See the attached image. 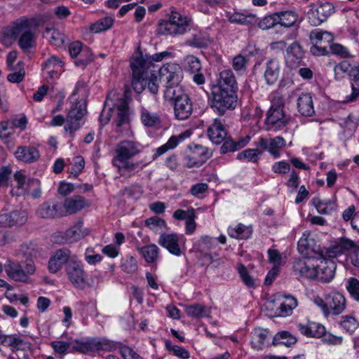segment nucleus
Listing matches in <instances>:
<instances>
[{"mask_svg": "<svg viewBox=\"0 0 359 359\" xmlns=\"http://www.w3.org/2000/svg\"><path fill=\"white\" fill-rule=\"evenodd\" d=\"M171 55L170 52L165 50L152 55H146L145 57L142 53L133 57L130 67L133 72L132 86L134 90L140 93L147 88L151 93L156 94L158 91V76L151 69V67H154L153 62H161Z\"/></svg>", "mask_w": 359, "mask_h": 359, "instance_id": "1", "label": "nucleus"}, {"mask_svg": "<svg viewBox=\"0 0 359 359\" xmlns=\"http://www.w3.org/2000/svg\"><path fill=\"white\" fill-rule=\"evenodd\" d=\"M142 149V145L134 141L123 140L117 144L112 164L121 175H126L127 172L134 171L137 168L138 164L130 161V159L140 154Z\"/></svg>", "mask_w": 359, "mask_h": 359, "instance_id": "2", "label": "nucleus"}, {"mask_svg": "<svg viewBox=\"0 0 359 359\" xmlns=\"http://www.w3.org/2000/svg\"><path fill=\"white\" fill-rule=\"evenodd\" d=\"M87 93V84L83 80L76 82L69 99L72 103L66 118L65 130L70 133L77 130L81 126L82 118L86 114L84 103L78 101L80 97H84Z\"/></svg>", "mask_w": 359, "mask_h": 359, "instance_id": "3", "label": "nucleus"}, {"mask_svg": "<svg viewBox=\"0 0 359 359\" xmlns=\"http://www.w3.org/2000/svg\"><path fill=\"white\" fill-rule=\"evenodd\" d=\"M191 19L176 11H172L168 20L158 22L156 32L163 36H177L189 30Z\"/></svg>", "mask_w": 359, "mask_h": 359, "instance_id": "4", "label": "nucleus"}, {"mask_svg": "<svg viewBox=\"0 0 359 359\" xmlns=\"http://www.w3.org/2000/svg\"><path fill=\"white\" fill-rule=\"evenodd\" d=\"M313 302L320 309L325 317L330 315H339L344 312L346 306L344 294L337 291L325 294L324 298L316 297Z\"/></svg>", "mask_w": 359, "mask_h": 359, "instance_id": "5", "label": "nucleus"}, {"mask_svg": "<svg viewBox=\"0 0 359 359\" xmlns=\"http://www.w3.org/2000/svg\"><path fill=\"white\" fill-rule=\"evenodd\" d=\"M211 107L220 116L236 107L237 92L211 88Z\"/></svg>", "mask_w": 359, "mask_h": 359, "instance_id": "6", "label": "nucleus"}, {"mask_svg": "<svg viewBox=\"0 0 359 359\" xmlns=\"http://www.w3.org/2000/svg\"><path fill=\"white\" fill-rule=\"evenodd\" d=\"M7 276L15 282L28 283L30 276L36 271V267L32 259H27L22 266L19 262L8 259L4 265Z\"/></svg>", "mask_w": 359, "mask_h": 359, "instance_id": "7", "label": "nucleus"}, {"mask_svg": "<svg viewBox=\"0 0 359 359\" xmlns=\"http://www.w3.org/2000/svg\"><path fill=\"white\" fill-rule=\"evenodd\" d=\"M318 260L319 255L296 259L292 266L294 275L300 280H316Z\"/></svg>", "mask_w": 359, "mask_h": 359, "instance_id": "8", "label": "nucleus"}, {"mask_svg": "<svg viewBox=\"0 0 359 359\" xmlns=\"http://www.w3.org/2000/svg\"><path fill=\"white\" fill-rule=\"evenodd\" d=\"M66 273L69 281L78 289L83 290L86 287L95 286L93 280L90 282L86 279L83 264L77 257H74L67 265Z\"/></svg>", "mask_w": 359, "mask_h": 359, "instance_id": "9", "label": "nucleus"}, {"mask_svg": "<svg viewBox=\"0 0 359 359\" xmlns=\"http://www.w3.org/2000/svg\"><path fill=\"white\" fill-rule=\"evenodd\" d=\"M334 13V6L332 4L327 1H318L311 5V8L307 12V18L310 25L318 26Z\"/></svg>", "mask_w": 359, "mask_h": 359, "instance_id": "10", "label": "nucleus"}, {"mask_svg": "<svg viewBox=\"0 0 359 359\" xmlns=\"http://www.w3.org/2000/svg\"><path fill=\"white\" fill-rule=\"evenodd\" d=\"M89 233L90 230L83 228V222H79L65 231L54 233L52 241L58 243H72L84 238Z\"/></svg>", "mask_w": 359, "mask_h": 359, "instance_id": "11", "label": "nucleus"}, {"mask_svg": "<svg viewBox=\"0 0 359 359\" xmlns=\"http://www.w3.org/2000/svg\"><path fill=\"white\" fill-rule=\"evenodd\" d=\"M309 38L313 44L311 52L313 55H324L328 53L327 47L333 40L331 33L320 29H315L311 32Z\"/></svg>", "mask_w": 359, "mask_h": 359, "instance_id": "12", "label": "nucleus"}, {"mask_svg": "<svg viewBox=\"0 0 359 359\" xmlns=\"http://www.w3.org/2000/svg\"><path fill=\"white\" fill-rule=\"evenodd\" d=\"M158 243L170 254L180 257L185 249L186 238L183 235L175 233H163Z\"/></svg>", "mask_w": 359, "mask_h": 359, "instance_id": "13", "label": "nucleus"}, {"mask_svg": "<svg viewBox=\"0 0 359 359\" xmlns=\"http://www.w3.org/2000/svg\"><path fill=\"white\" fill-rule=\"evenodd\" d=\"M290 117L287 116L281 105H275L273 102L271 107L267 113L266 123L270 126V128L274 130L283 129L290 121Z\"/></svg>", "mask_w": 359, "mask_h": 359, "instance_id": "14", "label": "nucleus"}, {"mask_svg": "<svg viewBox=\"0 0 359 359\" xmlns=\"http://www.w3.org/2000/svg\"><path fill=\"white\" fill-rule=\"evenodd\" d=\"M158 81L160 80L167 85H178L182 78V70L175 63H166L158 70Z\"/></svg>", "mask_w": 359, "mask_h": 359, "instance_id": "15", "label": "nucleus"}, {"mask_svg": "<svg viewBox=\"0 0 359 359\" xmlns=\"http://www.w3.org/2000/svg\"><path fill=\"white\" fill-rule=\"evenodd\" d=\"M35 32L36 26L33 20L24 18L18 41V44L22 49L26 50L34 46L36 38Z\"/></svg>", "mask_w": 359, "mask_h": 359, "instance_id": "16", "label": "nucleus"}, {"mask_svg": "<svg viewBox=\"0 0 359 359\" xmlns=\"http://www.w3.org/2000/svg\"><path fill=\"white\" fill-rule=\"evenodd\" d=\"M74 257H76V256L72 255L69 249L65 248L59 249L54 252L50 256L48 264V269L50 273H55L58 272L65 264L67 265Z\"/></svg>", "mask_w": 359, "mask_h": 359, "instance_id": "17", "label": "nucleus"}, {"mask_svg": "<svg viewBox=\"0 0 359 359\" xmlns=\"http://www.w3.org/2000/svg\"><path fill=\"white\" fill-rule=\"evenodd\" d=\"M318 263L316 280L323 283L330 282L335 275L337 268L335 262L330 259L325 258L323 255H319Z\"/></svg>", "mask_w": 359, "mask_h": 359, "instance_id": "18", "label": "nucleus"}, {"mask_svg": "<svg viewBox=\"0 0 359 359\" xmlns=\"http://www.w3.org/2000/svg\"><path fill=\"white\" fill-rule=\"evenodd\" d=\"M257 145L267 151L273 158H277L280 156V150L286 146V142L281 136L269 139L260 137Z\"/></svg>", "mask_w": 359, "mask_h": 359, "instance_id": "19", "label": "nucleus"}, {"mask_svg": "<svg viewBox=\"0 0 359 359\" xmlns=\"http://www.w3.org/2000/svg\"><path fill=\"white\" fill-rule=\"evenodd\" d=\"M298 250L303 257L306 256H318L323 255L315 242V240L311 237V233L309 231L303 233L302 237L298 241Z\"/></svg>", "mask_w": 359, "mask_h": 359, "instance_id": "20", "label": "nucleus"}, {"mask_svg": "<svg viewBox=\"0 0 359 359\" xmlns=\"http://www.w3.org/2000/svg\"><path fill=\"white\" fill-rule=\"evenodd\" d=\"M212 88L237 92V81L233 72L231 69L221 71L216 84Z\"/></svg>", "mask_w": 359, "mask_h": 359, "instance_id": "21", "label": "nucleus"}, {"mask_svg": "<svg viewBox=\"0 0 359 359\" xmlns=\"http://www.w3.org/2000/svg\"><path fill=\"white\" fill-rule=\"evenodd\" d=\"M192 111V102L188 95H182L176 99L174 111L175 116L177 119H187L191 115Z\"/></svg>", "mask_w": 359, "mask_h": 359, "instance_id": "22", "label": "nucleus"}, {"mask_svg": "<svg viewBox=\"0 0 359 359\" xmlns=\"http://www.w3.org/2000/svg\"><path fill=\"white\" fill-rule=\"evenodd\" d=\"M13 155L17 161L25 163L36 162L40 158L39 151L34 146H19Z\"/></svg>", "mask_w": 359, "mask_h": 359, "instance_id": "23", "label": "nucleus"}, {"mask_svg": "<svg viewBox=\"0 0 359 359\" xmlns=\"http://www.w3.org/2000/svg\"><path fill=\"white\" fill-rule=\"evenodd\" d=\"M88 201L81 196H74L67 198L62 204L64 217L72 215L88 206Z\"/></svg>", "mask_w": 359, "mask_h": 359, "instance_id": "24", "label": "nucleus"}, {"mask_svg": "<svg viewBox=\"0 0 359 359\" xmlns=\"http://www.w3.org/2000/svg\"><path fill=\"white\" fill-rule=\"evenodd\" d=\"M304 52L302 47L297 42H293L287 48L285 56L286 64L290 68H296L302 62Z\"/></svg>", "mask_w": 359, "mask_h": 359, "instance_id": "25", "label": "nucleus"}, {"mask_svg": "<svg viewBox=\"0 0 359 359\" xmlns=\"http://www.w3.org/2000/svg\"><path fill=\"white\" fill-rule=\"evenodd\" d=\"M208 158L207 149L202 146L197 145L190 151L185 159L187 167L194 168L202 165Z\"/></svg>", "mask_w": 359, "mask_h": 359, "instance_id": "26", "label": "nucleus"}, {"mask_svg": "<svg viewBox=\"0 0 359 359\" xmlns=\"http://www.w3.org/2000/svg\"><path fill=\"white\" fill-rule=\"evenodd\" d=\"M208 136L210 141L216 144H221L226 138V130L219 118H215L208 128Z\"/></svg>", "mask_w": 359, "mask_h": 359, "instance_id": "27", "label": "nucleus"}, {"mask_svg": "<svg viewBox=\"0 0 359 359\" xmlns=\"http://www.w3.org/2000/svg\"><path fill=\"white\" fill-rule=\"evenodd\" d=\"M24 18H20L12 25L5 27L2 32L1 42L6 46H11L20 34V29Z\"/></svg>", "mask_w": 359, "mask_h": 359, "instance_id": "28", "label": "nucleus"}, {"mask_svg": "<svg viewBox=\"0 0 359 359\" xmlns=\"http://www.w3.org/2000/svg\"><path fill=\"white\" fill-rule=\"evenodd\" d=\"M62 204L57 203L45 202L37 209V215L42 218L64 217Z\"/></svg>", "mask_w": 359, "mask_h": 359, "instance_id": "29", "label": "nucleus"}, {"mask_svg": "<svg viewBox=\"0 0 359 359\" xmlns=\"http://www.w3.org/2000/svg\"><path fill=\"white\" fill-rule=\"evenodd\" d=\"M280 72V62L271 59L266 63L264 77L267 85H273L278 79Z\"/></svg>", "mask_w": 359, "mask_h": 359, "instance_id": "30", "label": "nucleus"}, {"mask_svg": "<svg viewBox=\"0 0 359 359\" xmlns=\"http://www.w3.org/2000/svg\"><path fill=\"white\" fill-rule=\"evenodd\" d=\"M298 329L302 334L309 337L320 338L325 332V327L323 325L311 321L305 324L299 323Z\"/></svg>", "mask_w": 359, "mask_h": 359, "instance_id": "31", "label": "nucleus"}, {"mask_svg": "<svg viewBox=\"0 0 359 359\" xmlns=\"http://www.w3.org/2000/svg\"><path fill=\"white\" fill-rule=\"evenodd\" d=\"M231 23L241 25H250L256 22L255 15L249 13L228 12L226 15Z\"/></svg>", "mask_w": 359, "mask_h": 359, "instance_id": "32", "label": "nucleus"}, {"mask_svg": "<svg viewBox=\"0 0 359 359\" xmlns=\"http://www.w3.org/2000/svg\"><path fill=\"white\" fill-rule=\"evenodd\" d=\"M298 111L304 116H311L314 114L313 99L309 93H302L297 100Z\"/></svg>", "mask_w": 359, "mask_h": 359, "instance_id": "33", "label": "nucleus"}, {"mask_svg": "<svg viewBox=\"0 0 359 359\" xmlns=\"http://www.w3.org/2000/svg\"><path fill=\"white\" fill-rule=\"evenodd\" d=\"M252 233V229L250 226H246L241 223L231 225L228 228V234L230 237L236 239H248Z\"/></svg>", "mask_w": 359, "mask_h": 359, "instance_id": "34", "label": "nucleus"}, {"mask_svg": "<svg viewBox=\"0 0 359 359\" xmlns=\"http://www.w3.org/2000/svg\"><path fill=\"white\" fill-rule=\"evenodd\" d=\"M351 240L342 238L339 243L330 248L327 251V255L329 257H337L338 256L346 253H349L351 247L353 246Z\"/></svg>", "mask_w": 359, "mask_h": 359, "instance_id": "35", "label": "nucleus"}, {"mask_svg": "<svg viewBox=\"0 0 359 359\" xmlns=\"http://www.w3.org/2000/svg\"><path fill=\"white\" fill-rule=\"evenodd\" d=\"M271 337V334L268 330L260 327L255 329L251 339L252 346L257 350L262 349Z\"/></svg>", "mask_w": 359, "mask_h": 359, "instance_id": "36", "label": "nucleus"}, {"mask_svg": "<svg viewBox=\"0 0 359 359\" xmlns=\"http://www.w3.org/2000/svg\"><path fill=\"white\" fill-rule=\"evenodd\" d=\"M250 140V136H245L241 138L238 141L226 138L221 147V152L225 154L227 152H233L245 147Z\"/></svg>", "mask_w": 359, "mask_h": 359, "instance_id": "37", "label": "nucleus"}, {"mask_svg": "<svg viewBox=\"0 0 359 359\" xmlns=\"http://www.w3.org/2000/svg\"><path fill=\"white\" fill-rule=\"evenodd\" d=\"M297 306V300L292 296L284 295L278 308L280 316H288L292 314L293 309Z\"/></svg>", "mask_w": 359, "mask_h": 359, "instance_id": "38", "label": "nucleus"}, {"mask_svg": "<svg viewBox=\"0 0 359 359\" xmlns=\"http://www.w3.org/2000/svg\"><path fill=\"white\" fill-rule=\"evenodd\" d=\"M339 327L343 332L352 334L359 327V322L353 315H345L338 321Z\"/></svg>", "mask_w": 359, "mask_h": 359, "instance_id": "39", "label": "nucleus"}, {"mask_svg": "<svg viewBox=\"0 0 359 359\" xmlns=\"http://www.w3.org/2000/svg\"><path fill=\"white\" fill-rule=\"evenodd\" d=\"M72 352H79L84 354H90L95 351V338L86 341H74V344L72 346Z\"/></svg>", "mask_w": 359, "mask_h": 359, "instance_id": "40", "label": "nucleus"}, {"mask_svg": "<svg viewBox=\"0 0 359 359\" xmlns=\"http://www.w3.org/2000/svg\"><path fill=\"white\" fill-rule=\"evenodd\" d=\"M43 35L44 38L48 39L55 47H61L65 43V35L54 28H46Z\"/></svg>", "mask_w": 359, "mask_h": 359, "instance_id": "41", "label": "nucleus"}, {"mask_svg": "<svg viewBox=\"0 0 359 359\" xmlns=\"http://www.w3.org/2000/svg\"><path fill=\"white\" fill-rule=\"evenodd\" d=\"M141 121L147 127H158L161 125V118L159 115L149 111L146 108L141 109Z\"/></svg>", "mask_w": 359, "mask_h": 359, "instance_id": "42", "label": "nucleus"}, {"mask_svg": "<svg viewBox=\"0 0 359 359\" xmlns=\"http://www.w3.org/2000/svg\"><path fill=\"white\" fill-rule=\"evenodd\" d=\"M185 312L189 317L199 318L208 317L210 310L203 304H194L186 306Z\"/></svg>", "mask_w": 359, "mask_h": 359, "instance_id": "43", "label": "nucleus"}, {"mask_svg": "<svg viewBox=\"0 0 359 359\" xmlns=\"http://www.w3.org/2000/svg\"><path fill=\"white\" fill-rule=\"evenodd\" d=\"M14 179L17 182L18 187L25 191H28L31 186H38L39 184L38 180L34 178L27 179L22 170L15 172Z\"/></svg>", "mask_w": 359, "mask_h": 359, "instance_id": "44", "label": "nucleus"}, {"mask_svg": "<svg viewBox=\"0 0 359 359\" xmlns=\"http://www.w3.org/2000/svg\"><path fill=\"white\" fill-rule=\"evenodd\" d=\"M147 263H154L158 257L159 248L155 244H150L138 249Z\"/></svg>", "mask_w": 359, "mask_h": 359, "instance_id": "45", "label": "nucleus"}, {"mask_svg": "<svg viewBox=\"0 0 359 359\" xmlns=\"http://www.w3.org/2000/svg\"><path fill=\"white\" fill-rule=\"evenodd\" d=\"M351 89V93L346 97V102L355 101L359 97V63L353 69Z\"/></svg>", "mask_w": 359, "mask_h": 359, "instance_id": "46", "label": "nucleus"}, {"mask_svg": "<svg viewBox=\"0 0 359 359\" xmlns=\"http://www.w3.org/2000/svg\"><path fill=\"white\" fill-rule=\"evenodd\" d=\"M276 14L278 15V24L285 27L292 26L297 20V15L293 11H287Z\"/></svg>", "mask_w": 359, "mask_h": 359, "instance_id": "47", "label": "nucleus"}, {"mask_svg": "<svg viewBox=\"0 0 359 359\" xmlns=\"http://www.w3.org/2000/svg\"><path fill=\"white\" fill-rule=\"evenodd\" d=\"M95 351H104L107 352L114 351L117 348H120V345L111 340L107 339L95 338Z\"/></svg>", "mask_w": 359, "mask_h": 359, "instance_id": "48", "label": "nucleus"}, {"mask_svg": "<svg viewBox=\"0 0 359 359\" xmlns=\"http://www.w3.org/2000/svg\"><path fill=\"white\" fill-rule=\"evenodd\" d=\"M113 24L114 19L112 18L105 17L92 24L90 31L93 33H99L110 29Z\"/></svg>", "mask_w": 359, "mask_h": 359, "instance_id": "49", "label": "nucleus"}, {"mask_svg": "<svg viewBox=\"0 0 359 359\" xmlns=\"http://www.w3.org/2000/svg\"><path fill=\"white\" fill-rule=\"evenodd\" d=\"M238 273L242 282L248 287H253L255 285V279L250 274L249 270L243 264H238L237 266Z\"/></svg>", "mask_w": 359, "mask_h": 359, "instance_id": "50", "label": "nucleus"}, {"mask_svg": "<svg viewBox=\"0 0 359 359\" xmlns=\"http://www.w3.org/2000/svg\"><path fill=\"white\" fill-rule=\"evenodd\" d=\"M11 70L14 71V72L7 76L8 81L13 83L21 82L25 77L24 63L21 61L18 62L15 67Z\"/></svg>", "mask_w": 359, "mask_h": 359, "instance_id": "51", "label": "nucleus"}, {"mask_svg": "<svg viewBox=\"0 0 359 359\" xmlns=\"http://www.w3.org/2000/svg\"><path fill=\"white\" fill-rule=\"evenodd\" d=\"M296 338L288 332L283 331L277 333L273 337V344H283L289 346L296 342Z\"/></svg>", "mask_w": 359, "mask_h": 359, "instance_id": "52", "label": "nucleus"}, {"mask_svg": "<svg viewBox=\"0 0 359 359\" xmlns=\"http://www.w3.org/2000/svg\"><path fill=\"white\" fill-rule=\"evenodd\" d=\"M165 346L169 351L180 359H188L190 357L189 352L184 348L174 345L170 340L165 341Z\"/></svg>", "mask_w": 359, "mask_h": 359, "instance_id": "53", "label": "nucleus"}, {"mask_svg": "<svg viewBox=\"0 0 359 359\" xmlns=\"http://www.w3.org/2000/svg\"><path fill=\"white\" fill-rule=\"evenodd\" d=\"M180 140V138L177 136L170 137L165 144L161 146L156 149L153 158L155 159L158 156L165 154L168 150L175 149L179 144Z\"/></svg>", "mask_w": 359, "mask_h": 359, "instance_id": "54", "label": "nucleus"}, {"mask_svg": "<svg viewBox=\"0 0 359 359\" xmlns=\"http://www.w3.org/2000/svg\"><path fill=\"white\" fill-rule=\"evenodd\" d=\"M85 166V161L81 156H75L73 158V163L70 168H68L70 177H76L83 170Z\"/></svg>", "mask_w": 359, "mask_h": 359, "instance_id": "55", "label": "nucleus"}, {"mask_svg": "<svg viewBox=\"0 0 359 359\" xmlns=\"http://www.w3.org/2000/svg\"><path fill=\"white\" fill-rule=\"evenodd\" d=\"M262 152L257 149H247L237 154L239 160H245L249 162L256 163L258 161Z\"/></svg>", "mask_w": 359, "mask_h": 359, "instance_id": "56", "label": "nucleus"}, {"mask_svg": "<svg viewBox=\"0 0 359 359\" xmlns=\"http://www.w3.org/2000/svg\"><path fill=\"white\" fill-rule=\"evenodd\" d=\"M345 285L351 297L359 302V280L354 277L349 278L346 280Z\"/></svg>", "mask_w": 359, "mask_h": 359, "instance_id": "57", "label": "nucleus"}, {"mask_svg": "<svg viewBox=\"0 0 359 359\" xmlns=\"http://www.w3.org/2000/svg\"><path fill=\"white\" fill-rule=\"evenodd\" d=\"M187 43L191 46L203 48L208 45L209 39L206 34L199 32L194 34L191 39H189Z\"/></svg>", "mask_w": 359, "mask_h": 359, "instance_id": "58", "label": "nucleus"}, {"mask_svg": "<svg viewBox=\"0 0 359 359\" xmlns=\"http://www.w3.org/2000/svg\"><path fill=\"white\" fill-rule=\"evenodd\" d=\"M200 251H205L215 248L217 245L216 238L208 236H202L197 243Z\"/></svg>", "mask_w": 359, "mask_h": 359, "instance_id": "59", "label": "nucleus"}, {"mask_svg": "<svg viewBox=\"0 0 359 359\" xmlns=\"http://www.w3.org/2000/svg\"><path fill=\"white\" fill-rule=\"evenodd\" d=\"M128 121V106L126 102H123L117 107V118L116 120V126L121 127L126 124Z\"/></svg>", "mask_w": 359, "mask_h": 359, "instance_id": "60", "label": "nucleus"}, {"mask_svg": "<svg viewBox=\"0 0 359 359\" xmlns=\"http://www.w3.org/2000/svg\"><path fill=\"white\" fill-rule=\"evenodd\" d=\"M121 266L126 273H133L137 270V261L133 256L124 257L121 261Z\"/></svg>", "mask_w": 359, "mask_h": 359, "instance_id": "61", "label": "nucleus"}, {"mask_svg": "<svg viewBox=\"0 0 359 359\" xmlns=\"http://www.w3.org/2000/svg\"><path fill=\"white\" fill-rule=\"evenodd\" d=\"M185 68L191 73L198 72L201 69L199 60L194 55H188L184 59Z\"/></svg>", "mask_w": 359, "mask_h": 359, "instance_id": "62", "label": "nucleus"}, {"mask_svg": "<svg viewBox=\"0 0 359 359\" xmlns=\"http://www.w3.org/2000/svg\"><path fill=\"white\" fill-rule=\"evenodd\" d=\"M278 15L276 13L265 16L259 22V27L263 30L273 27L278 24Z\"/></svg>", "mask_w": 359, "mask_h": 359, "instance_id": "63", "label": "nucleus"}, {"mask_svg": "<svg viewBox=\"0 0 359 359\" xmlns=\"http://www.w3.org/2000/svg\"><path fill=\"white\" fill-rule=\"evenodd\" d=\"M246 63L247 60L244 56L237 55L233 59L232 67L236 72L243 74L245 72Z\"/></svg>", "mask_w": 359, "mask_h": 359, "instance_id": "64", "label": "nucleus"}]
</instances>
